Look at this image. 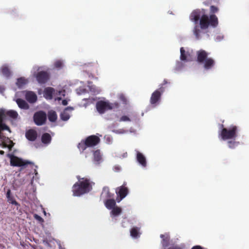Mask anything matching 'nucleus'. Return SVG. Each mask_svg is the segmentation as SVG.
I'll return each instance as SVG.
<instances>
[{"mask_svg": "<svg viewBox=\"0 0 249 249\" xmlns=\"http://www.w3.org/2000/svg\"><path fill=\"white\" fill-rule=\"evenodd\" d=\"M222 129L219 133V136L223 140L235 139L237 136L238 127L234 125H231L229 128L223 127V124L221 125Z\"/></svg>", "mask_w": 249, "mask_h": 249, "instance_id": "nucleus-4", "label": "nucleus"}, {"mask_svg": "<svg viewBox=\"0 0 249 249\" xmlns=\"http://www.w3.org/2000/svg\"><path fill=\"white\" fill-rule=\"evenodd\" d=\"M16 102L19 108L23 109H28L29 108V105L26 103L25 101L22 99H17Z\"/></svg>", "mask_w": 249, "mask_h": 249, "instance_id": "nucleus-20", "label": "nucleus"}, {"mask_svg": "<svg viewBox=\"0 0 249 249\" xmlns=\"http://www.w3.org/2000/svg\"><path fill=\"white\" fill-rule=\"evenodd\" d=\"M118 191H116V193L118 196H119L120 200L124 198L128 193V189L127 187L124 185H122L120 187L118 188Z\"/></svg>", "mask_w": 249, "mask_h": 249, "instance_id": "nucleus-13", "label": "nucleus"}, {"mask_svg": "<svg viewBox=\"0 0 249 249\" xmlns=\"http://www.w3.org/2000/svg\"><path fill=\"white\" fill-rule=\"evenodd\" d=\"M5 90V88L3 86L0 85V93H3Z\"/></svg>", "mask_w": 249, "mask_h": 249, "instance_id": "nucleus-39", "label": "nucleus"}, {"mask_svg": "<svg viewBox=\"0 0 249 249\" xmlns=\"http://www.w3.org/2000/svg\"><path fill=\"white\" fill-rule=\"evenodd\" d=\"M180 59L182 61H189L190 59V54L189 52H186L183 47L180 49Z\"/></svg>", "mask_w": 249, "mask_h": 249, "instance_id": "nucleus-17", "label": "nucleus"}, {"mask_svg": "<svg viewBox=\"0 0 249 249\" xmlns=\"http://www.w3.org/2000/svg\"><path fill=\"white\" fill-rule=\"evenodd\" d=\"M94 160L97 162L100 161L102 159V156L99 150L95 151L93 153Z\"/></svg>", "mask_w": 249, "mask_h": 249, "instance_id": "nucleus-29", "label": "nucleus"}, {"mask_svg": "<svg viewBox=\"0 0 249 249\" xmlns=\"http://www.w3.org/2000/svg\"><path fill=\"white\" fill-rule=\"evenodd\" d=\"M54 92V89L51 87H47L44 89V97L46 99H52L53 98V95Z\"/></svg>", "mask_w": 249, "mask_h": 249, "instance_id": "nucleus-16", "label": "nucleus"}, {"mask_svg": "<svg viewBox=\"0 0 249 249\" xmlns=\"http://www.w3.org/2000/svg\"><path fill=\"white\" fill-rule=\"evenodd\" d=\"M191 249H204L203 247L200 246L196 245L193 247Z\"/></svg>", "mask_w": 249, "mask_h": 249, "instance_id": "nucleus-38", "label": "nucleus"}, {"mask_svg": "<svg viewBox=\"0 0 249 249\" xmlns=\"http://www.w3.org/2000/svg\"><path fill=\"white\" fill-rule=\"evenodd\" d=\"M30 163V162L25 161L21 159L16 156H12L10 160V164L12 166H13L21 167Z\"/></svg>", "mask_w": 249, "mask_h": 249, "instance_id": "nucleus-11", "label": "nucleus"}, {"mask_svg": "<svg viewBox=\"0 0 249 249\" xmlns=\"http://www.w3.org/2000/svg\"><path fill=\"white\" fill-rule=\"evenodd\" d=\"M4 152L3 150H0V155H4Z\"/></svg>", "mask_w": 249, "mask_h": 249, "instance_id": "nucleus-42", "label": "nucleus"}, {"mask_svg": "<svg viewBox=\"0 0 249 249\" xmlns=\"http://www.w3.org/2000/svg\"><path fill=\"white\" fill-rule=\"evenodd\" d=\"M69 109H72V107H67L65 108V110L62 112L60 114V117H61V119L63 120V121H67L69 119L70 117V115L66 111V110Z\"/></svg>", "mask_w": 249, "mask_h": 249, "instance_id": "nucleus-25", "label": "nucleus"}, {"mask_svg": "<svg viewBox=\"0 0 249 249\" xmlns=\"http://www.w3.org/2000/svg\"><path fill=\"white\" fill-rule=\"evenodd\" d=\"M34 218L37 220V221H38L39 222H41V223H43L44 222V220L39 215H38V214H35L34 215Z\"/></svg>", "mask_w": 249, "mask_h": 249, "instance_id": "nucleus-32", "label": "nucleus"}, {"mask_svg": "<svg viewBox=\"0 0 249 249\" xmlns=\"http://www.w3.org/2000/svg\"><path fill=\"white\" fill-rule=\"evenodd\" d=\"M1 71L2 75L7 78H9L11 75V71L7 65H3L1 67Z\"/></svg>", "mask_w": 249, "mask_h": 249, "instance_id": "nucleus-21", "label": "nucleus"}, {"mask_svg": "<svg viewBox=\"0 0 249 249\" xmlns=\"http://www.w3.org/2000/svg\"><path fill=\"white\" fill-rule=\"evenodd\" d=\"M100 142L99 137L94 135H90L79 143L78 148L80 151L83 152L87 147H91L97 145Z\"/></svg>", "mask_w": 249, "mask_h": 249, "instance_id": "nucleus-5", "label": "nucleus"}, {"mask_svg": "<svg viewBox=\"0 0 249 249\" xmlns=\"http://www.w3.org/2000/svg\"><path fill=\"white\" fill-rule=\"evenodd\" d=\"M57 99L59 101V100H61V97H58Z\"/></svg>", "mask_w": 249, "mask_h": 249, "instance_id": "nucleus-44", "label": "nucleus"}, {"mask_svg": "<svg viewBox=\"0 0 249 249\" xmlns=\"http://www.w3.org/2000/svg\"><path fill=\"white\" fill-rule=\"evenodd\" d=\"M160 237L162 238L161 244L164 248H166L169 245L170 235L168 233H165L164 234H160Z\"/></svg>", "mask_w": 249, "mask_h": 249, "instance_id": "nucleus-14", "label": "nucleus"}, {"mask_svg": "<svg viewBox=\"0 0 249 249\" xmlns=\"http://www.w3.org/2000/svg\"><path fill=\"white\" fill-rule=\"evenodd\" d=\"M62 104L64 106H66L68 105V101L66 99L63 100L62 101Z\"/></svg>", "mask_w": 249, "mask_h": 249, "instance_id": "nucleus-41", "label": "nucleus"}, {"mask_svg": "<svg viewBox=\"0 0 249 249\" xmlns=\"http://www.w3.org/2000/svg\"><path fill=\"white\" fill-rule=\"evenodd\" d=\"M210 11L212 13H216L218 11V9L217 7L214 6H211L210 7Z\"/></svg>", "mask_w": 249, "mask_h": 249, "instance_id": "nucleus-33", "label": "nucleus"}, {"mask_svg": "<svg viewBox=\"0 0 249 249\" xmlns=\"http://www.w3.org/2000/svg\"><path fill=\"white\" fill-rule=\"evenodd\" d=\"M164 91V89L162 87H160L158 89L154 91L150 97V104L155 107L160 101L161 94Z\"/></svg>", "mask_w": 249, "mask_h": 249, "instance_id": "nucleus-7", "label": "nucleus"}, {"mask_svg": "<svg viewBox=\"0 0 249 249\" xmlns=\"http://www.w3.org/2000/svg\"><path fill=\"white\" fill-rule=\"evenodd\" d=\"M25 137L28 140L34 142L37 139V133L36 130L30 129L26 131L25 133Z\"/></svg>", "mask_w": 249, "mask_h": 249, "instance_id": "nucleus-12", "label": "nucleus"}, {"mask_svg": "<svg viewBox=\"0 0 249 249\" xmlns=\"http://www.w3.org/2000/svg\"><path fill=\"white\" fill-rule=\"evenodd\" d=\"M197 61L200 64L203 63V67L206 70H210L215 65V61L212 58H208V53L203 50L196 52Z\"/></svg>", "mask_w": 249, "mask_h": 249, "instance_id": "nucleus-3", "label": "nucleus"}, {"mask_svg": "<svg viewBox=\"0 0 249 249\" xmlns=\"http://www.w3.org/2000/svg\"><path fill=\"white\" fill-rule=\"evenodd\" d=\"M96 107L98 112L100 114H103L106 110L112 109V107L110 103L104 101L97 102Z\"/></svg>", "mask_w": 249, "mask_h": 249, "instance_id": "nucleus-9", "label": "nucleus"}, {"mask_svg": "<svg viewBox=\"0 0 249 249\" xmlns=\"http://www.w3.org/2000/svg\"><path fill=\"white\" fill-rule=\"evenodd\" d=\"M25 98L29 103H34L37 100V96L33 91H27L25 94Z\"/></svg>", "mask_w": 249, "mask_h": 249, "instance_id": "nucleus-15", "label": "nucleus"}, {"mask_svg": "<svg viewBox=\"0 0 249 249\" xmlns=\"http://www.w3.org/2000/svg\"><path fill=\"white\" fill-rule=\"evenodd\" d=\"M49 77L50 76L49 73L44 71H39L37 72L36 75V79L37 82L40 84L46 83L49 79Z\"/></svg>", "mask_w": 249, "mask_h": 249, "instance_id": "nucleus-10", "label": "nucleus"}, {"mask_svg": "<svg viewBox=\"0 0 249 249\" xmlns=\"http://www.w3.org/2000/svg\"><path fill=\"white\" fill-rule=\"evenodd\" d=\"M235 140V139H233ZM239 144V142L235 141V140L229 141L228 142V145L230 148L234 149Z\"/></svg>", "mask_w": 249, "mask_h": 249, "instance_id": "nucleus-30", "label": "nucleus"}, {"mask_svg": "<svg viewBox=\"0 0 249 249\" xmlns=\"http://www.w3.org/2000/svg\"><path fill=\"white\" fill-rule=\"evenodd\" d=\"M41 142L45 144H48L51 143L52 141V137L50 134L45 133L41 136Z\"/></svg>", "mask_w": 249, "mask_h": 249, "instance_id": "nucleus-22", "label": "nucleus"}, {"mask_svg": "<svg viewBox=\"0 0 249 249\" xmlns=\"http://www.w3.org/2000/svg\"><path fill=\"white\" fill-rule=\"evenodd\" d=\"M137 160L143 167L146 166V161L145 157L142 153L139 152H138L137 153Z\"/></svg>", "mask_w": 249, "mask_h": 249, "instance_id": "nucleus-18", "label": "nucleus"}, {"mask_svg": "<svg viewBox=\"0 0 249 249\" xmlns=\"http://www.w3.org/2000/svg\"><path fill=\"white\" fill-rule=\"evenodd\" d=\"M5 114L13 119H16L18 116V113L17 111L10 110L7 111L6 113L5 112L4 110L3 109H1L0 110V139L2 138L1 137V131L4 130H10L9 127L6 125L4 123H3V118L5 116Z\"/></svg>", "mask_w": 249, "mask_h": 249, "instance_id": "nucleus-6", "label": "nucleus"}, {"mask_svg": "<svg viewBox=\"0 0 249 249\" xmlns=\"http://www.w3.org/2000/svg\"><path fill=\"white\" fill-rule=\"evenodd\" d=\"M103 190L104 192H107V194L108 195V197H111V196L109 195L110 193L109 191V188L108 187H104Z\"/></svg>", "mask_w": 249, "mask_h": 249, "instance_id": "nucleus-35", "label": "nucleus"}, {"mask_svg": "<svg viewBox=\"0 0 249 249\" xmlns=\"http://www.w3.org/2000/svg\"><path fill=\"white\" fill-rule=\"evenodd\" d=\"M27 83V80L24 77H20L17 79L16 84L18 88H22Z\"/></svg>", "mask_w": 249, "mask_h": 249, "instance_id": "nucleus-28", "label": "nucleus"}, {"mask_svg": "<svg viewBox=\"0 0 249 249\" xmlns=\"http://www.w3.org/2000/svg\"><path fill=\"white\" fill-rule=\"evenodd\" d=\"M120 121L121 122H125V121H130V119L129 118L126 116H123L121 117L120 119Z\"/></svg>", "mask_w": 249, "mask_h": 249, "instance_id": "nucleus-34", "label": "nucleus"}, {"mask_svg": "<svg viewBox=\"0 0 249 249\" xmlns=\"http://www.w3.org/2000/svg\"><path fill=\"white\" fill-rule=\"evenodd\" d=\"M105 205L107 209L110 210L116 207V201L114 199H108L105 201Z\"/></svg>", "mask_w": 249, "mask_h": 249, "instance_id": "nucleus-23", "label": "nucleus"}, {"mask_svg": "<svg viewBox=\"0 0 249 249\" xmlns=\"http://www.w3.org/2000/svg\"><path fill=\"white\" fill-rule=\"evenodd\" d=\"M54 66L55 68L60 69L62 67L63 63L60 60H57L54 62Z\"/></svg>", "mask_w": 249, "mask_h": 249, "instance_id": "nucleus-31", "label": "nucleus"}, {"mask_svg": "<svg viewBox=\"0 0 249 249\" xmlns=\"http://www.w3.org/2000/svg\"><path fill=\"white\" fill-rule=\"evenodd\" d=\"M122 213V209L119 207L116 206L112 209L110 214L113 216H117L120 215Z\"/></svg>", "mask_w": 249, "mask_h": 249, "instance_id": "nucleus-26", "label": "nucleus"}, {"mask_svg": "<svg viewBox=\"0 0 249 249\" xmlns=\"http://www.w3.org/2000/svg\"><path fill=\"white\" fill-rule=\"evenodd\" d=\"M57 114L54 111H50L48 113V119L51 122H54L57 119Z\"/></svg>", "mask_w": 249, "mask_h": 249, "instance_id": "nucleus-27", "label": "nucleus"}, {"mask_svg": "<svg viewBox=\"0 0 249 249\" xmlns=\"http://www.w3.org/2000/svg\"><path fill=\"white\" fill-rule=\"evenodd\" d=\"M190 19L196 24L199 20V26L196 25L193 30L194 34L197 39L201 38L202 34L204 33L202 30H206L209 26L215 28L218 24L217 17L214 14L209 17L205 14L204 9L194 10L190 16Z\"/></svg>", "mask_w": 249, "mask_h": 249, "instance_id": "nucleus-1", "label": "nucleus"}, {"mask_svg": "<svg viewBox=\"0 0 249 249\" xmlns=\"http://www.w3.org/2000/svg\"><path fill=\"white\" fill-rule=\"evenodd\" d=\"M33 118L34 122L36 125H42L46 122L47 116L45 112L39 111L34 114Z\"/></svg>", "mask_w": 249, "mask_h": 249, "instance_id": "nucleus-8", "label": "nucleus"}, {"mask_svg": "<svg viewBox=\"0 0 249 249\" xmlns=\"http://www.w3.org/2000/svg\"><path fill=\"white\" fill-rule=\"evenodd\" d=\"M3 146L4 147H6L7 146V144H6L4 143V144H3Z\"/></svg>", "mask_w": 249, "mask_h": 249, "instance_id": "nucleus-43", "label": "nucleus"}, {"mask_svg": "<svg viewBox=\"0 0 249 249\" xmlns=\"http://www.w3.org/2000/svg\"><path fill=\"white\" fill-rule=\"evenodd\" d=\"M140 228L137 227H134L130 231V235L134 238H137L140 236Z\"/></svg>", "mask_w": 249, "mask_h": 249, "instance_id": "nucleus-19", "label": "nucleus"}, {"mask_svg": "<svg viewBox=\"0 0 249 249\" xmlns=\"http://www.w3.org/2000/svg\"><path fill=\"white\" fill-rule=\"evenodd\" d=\"M6 197L7 198L8 201L16 206L18 205V203L16 201V200L14 198V197L11 195V191L10 190H8L6 193Z\"/></svg>", "mask_w": 249, "mask_h": 249, "instance_id": "nucleus-24", "label": "nucleus"}, {"mask_svg": "<svg viewBox=\"0 0 249 249\" xmlns=\"http://www.w3.org/2000/svg\"><path fill=\"white\" fill-rule=\"evenodd\" d=\"M167 249H181V248L178 246H172L170 247H169V248H168Z\"/></svg>", "mask_w": 249, "mask_h": 249, "instance_id": "nucleus-36", "label": "nucleus"}, {"mask_svg": "<svg viewBox=\"0 0 249 249\" xmlns=\"http://www.w3.org/2000/svg\"><path fill=\"white\" fill-rule=\"evenodd\" d=\"M120 99H121V100H122L123 101H124V102H125L126 101V98H125V97H124V95H121V96H120Z\"/></svg>", "mask_w": 249, "mask_h": 249, "instance_id": "nucleus-40", "label": "nucleus"}, {"mask_svg": "<svg viewBox=\"0 0 249 249\" xmlns=\"http://www.w3.org/2000/svg\"><path fill=\"white\" fill-rule=\"evenodd\" d=\"M168 83L167 80L164 79L163 81V83L160 85V87H162L164 88V89H165V87H164V85L167 84Z\"/></svg>", "mask_w": 249, "mask_h": 249, "instance_id": "nucleus-37", "label": "nucleus"}, {"mask_svg": "<svg viewBox=\"0 0 249 249\" xmlns=\"http://www.w3.org/2000/svg\"><path fill=\"white\" fill-rule=\"evenodd\" d=\"M92 189L89 180L87 178H82L79 180L72 186V192L74 196H79L89 192Z\"/></svg>", "mask_w": 249, "mask_h": 249, "instance_id": "nucleus-2", "label": "nucleus"}]
</instances>
